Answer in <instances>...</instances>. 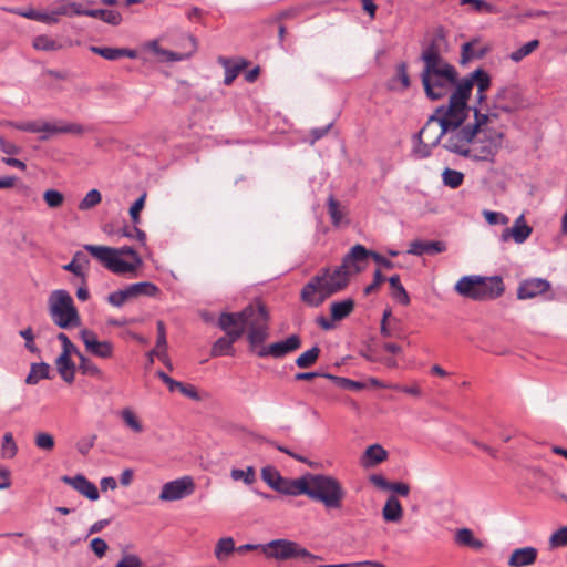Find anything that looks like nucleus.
Listing matches in <instances>:
<instances>
[{
  "label": "nucleus",
  "mask_w": 567,
  "mask_h": 567,
  "mask_svg": "<svg viewBox=\"0 0 567 567\" xmlns=\"http://www.w3.org/2000/svg\"><path fill=\"white\" fill-rule=\"evenodd\" d=\"M230 477L233 481H243L246 485H251L256 481V471L252 466H248L246 470L233 468Z\"/></svg>",
  "instance_id": "3c124183"
},
{
  "label": "nucleus",
  "mask_w": 567,
  "mask_h": 567,
  "mask_svg": "<svg viewBox=\"0 0 567 567\" xmlns=\"http://www.w3.org/2000/svg\"><path fill=\"white\" fill-rule=\"evenodd\" d=\"M470 78L463 79L460 83L456 82L455 91L451 94L450 101L456 102L462 105H467L466 102L471 95L473 84Z\"/></svg>",
  "instance_id": "4c0bfd02"
},
{
  "label": "nucleus",
  "mask_w": 567,
  "mask_h": 567,
  "mask_svg": "<svg viewBox=\"0 0 567 567\" xmlns=\"http://www.w3.org/2000/svg\"><path fill=\"white\" fill-rule=\"evenodd\" d=\"M281 476L282 475L279 473V471L274 466H266L261 470L262 481L272 489L275 488Z\"/></svg>",
  "instance_id": "bf43d9fd"
},
{
  "label": "nucleus",
  "mask_w": 567,
  "mask_h": 567,
  "mask_svg": "<svg viewBox=\"0 0 567 567\" xmlns=\"http://www.w3.org/2000/svg\"><path fill=\"white\" fill-rule=\"evenodd\" d=\"M84 249L96 258L104 267L116 275L133 272L140 265L142 259L136 258V262L123 260L115 248L96 245H85Z\"/></svg>",
  "instance_id": "6e6552de"
},
{
  "label": "nucleus",
  "mask_w": 567,
  "mask_h": 567,
  "mask_svg": "<svg viewBox=\"0 0 567 567\" xmlns=\"http://www.w3.org/2000/svg\"><path fill=\"white\" fill-rule=\"evenodd\" d=\"M470 80H472V84L477 85V90L481 93H484L491 85V78L488 73L482 69H477L468 75Z\"/></svg>",
  "instance_id": "09e8293b"
},
{
  "label": "nucleus",
  "mask_w": 567,
  "mask_h": 567,
  "mask_svg": "<svg viewBox=\"0 0 567 567\" xmlns=\"http://www.w3.org/2000/svg\"><path fill=\"white\" fill-rule=\"evenodd\" d=\"M235 550L237 551L234 539L231 537H224L220 538L215 546V556L219 561H223Z\"/></svg>",
  "instance_id": "37998d69"
},
{
  "label": "nucleus",
  "mask_w": 567,
  "mask_h": 567,
  "mask_svg": "<svg viewBox=\"0 0 567 567\" xmlns=\"http://www.w3.org/2000/svg\"><path fill=\"white\" fill-rule=\"evenodd\" d=\"M390 287L392 288V297L400 302L401 305H409L410 303V297L401 284L400 276L393 275L389 278Z\"/></svg>",
  "instance_id": "79ce46f5"
},
{
  "label": "nucleus",
  "mask_w": 567,
  "mask_h": 567,
  "mask_svg": "<svg viewBox=\"0 0 567 567\" xmlns=\"http://www.w3.org/2000/svg\"><path fill=\"white\" fill-rule=\"evenodd\" d=\"M504 134L497 130L481 126L471 140L467 158L476 162L494 163L503 144Z\"/></svg>",
  "instance_id": "20e7f679"
},
{
  "label": "nucleus",
  "mask_w": 567,
  "mask_h": 567,
  "mask_svg": "<svg viewBox=\"0 0 567 567\" xmlns=\"http://www.w3.org/2000/svg\"><path fill=\"white\" fill-rule=\"evenodd\" d=\"M195 491V483L190 476L167 482L163 485L158 498L163 502H174L192 495Z\"/></svg>",
  "instance_id": "9b49d317"
},
{
  "label": "nucleus",
  "mask_w": 567,
  "mask_h": 567,
  "mask_svg": "<svg viewBox=\"0 0 567 567\" xmlns=\"http://www.w3.org/2000/svg\"><path fill=\"white\" fill-rule=\"evenodd\" d=\"M370 250L363 245H354L350 251L342 258V262L338 266L349 278L361 272L365 268Z\"/></svg>",
  "instance_id": "ddd939ff"
},
{
  "label": "nucleus",
  "mask_w": 567,
  "mask_h": 567,
  "mask_svg": "<svg viewBox=\"0 0 567 567\" xmlns=\"http://www.w3.org/2000/svg\"><path fill=\"white\" fill-rule=\"evenodd\" d=\"M306 496L321 503L327 509H339L346 498L341 482L331 475L307 474Z\"/></svg>",
  "instance_id": "f257e3e1"
},
{
  "label": "nucleus",
  "mask_w": 567,
  "mask_h": 567,
  "mask_svg": "<svg viewBox=\"0 0 567 567\" xmlns=\"http://www.w3.org/2000/svg\"><path fill=\"white\" fill-rule=\"evenodd\" d=\"M18 453V445L11 432H6L1 443V457L4 460L13 458Z\"/></svg>",
  "instance_id": "49530a36"
},
{
  "label": "nucleus",
  "mask_w": 567,
  "mask_h": 567,
  "mask_svg": "<svg viewBox=\"0 0 567 567\" xmlns=\"http://www.w3.org/2000/svg\"><path fill=\"white\" fill-rule=\"evenodd\" d=\"M49 313L52 321L62 329L78 327L80 316L71 295L63 289L54 290L49 297Z\"/></svg>",
  "instance_id": "39448f33"
},
{
  "label": "nucleus",
  "mask_w": 567,
  "mask_h": 567,
  "mask_svg": "<svg viewBox=\"0 0 567 567\" xmlns=\"http://www.w3.org/2000/svg\"><path fill=\"white\" fill-rule=\"evenodd\" d=\"M443 40L444 37L442 34H437L425 45L420 56L424 66L446 62L441 55V43Z\"/></svg>",
  "instance_id": "b1692460"
},
{
  "label": "nucleus",
  "mask_w": 567,
  "mask_h": 567,
  "mask_svg": "<svg viewBox=\"0 0 567 567\" xmlns=\"http://www.w3.org/2000/svg\"><path fill=\"white\" fill-rule=\"evenodd\" d=\"M84 132V127L78 123H50L38 121V130L37 133H42L40 136L41 141L48 140L51 135L54 134H75L80 135Z\"/></svg>",
  "instance_id": "f3484780"
},
{
  "label": "nucleus",
  "mask_w": 567,
  "mask_h": 567,
  "mask_svg": "<svg viewBox=\"0 0 567 567\" xmlns=\"http://www.w3.org/2000/svg\"><path fill=\"white\" fill-rule=\"evenodd\" d=\"M317 275L324 277L322 279L326 288L324 292L326 296L329 297L343 290L350 281V278L347 276V274L339 267H336L332 271L329 268H324Z\"/></svg>",
  "instance_id": "a211bd4d"
},
{
  "label": "nucleus",
  "mask_w": 567,
  "mask_h": 567,
  "mask_svg": "<svg viewBox=\"0 0 567 567\" xmlns=\"http://www.w3.org/2000/svg\"><path fill=\"white\" fill-rule=\"evenodd\" d=\"M120 417L122 419L125 426H127L132 432L136 434L144 432L142 421L131 408H124L121 410Z\"/></svg>",
  "instance_id": "ea45409f"
},
{
  "label": "nucleus",
  "mask_w": 567,
  "mask_h": 567,
  "mask_svg": "<svg viewBox=\"0 0 567 567\" xmlns=\"http://www.w3.org/2000/svg\"><path fill=\"white\" fill-rule=\"evenodd\" d=\"M483 216L489 225H507L509 223V218L499 212L485 209L483 210Z\"/></svg>",
  "instance_id": "e2e57ef3"
},
{
  "label": "nucleus",
  "mask_w": 567,
  "mask_h": 567,
  "mask_svg": "<svg viewBox=\"0 0 567 567\" xmlns=\"http://www.w3.org/2000/svg\"><path fill=\"white\" fill-rule=\"evenodd\" d=\"M307 474L298 478H287L281 476L275 491L289 496L305 495L307 492Z\"/></svg>",
  "instance_id": "5701e85b"
},
{
  "label": "nucleus",
  "mask_w": 567,
  "mask_h": 567,
  "mask_svg": "<svg viewBox=\"0 0 567 567\" xmlns=\"http://www.w3.org/2000/svg\"><path fill=\"white\" fill-rule=\"evenodd\" d=\"M532 231L533 228L526 223L524 215H520L511 228L502 231L501 240L506 243L513 239L516 244H523L530 236Z\"/></svg>",
  "instance_id": "412c9836"
},
{
  "label": "nucleus",
  "mask_w": 567,
  "mask_h": 567,
  "mask_svg": "<svg viewBox=\"0 0 567 567\" xmlns=\"http://www.w3.org/2000/svg\"><path fill=\"white\" fill-rule=\"evenodd\" d=\"M43 199L50 208H58L64 202V195L55 189H48L43 194Z\"/></svg>",
  "instance_id": "052dcab7"
},
{
  "label": "nucleus",
  "mask_w": 567,
  "mask_h": 567,
  "mask_svg": "<svg viewBox=\"0 0 567 567\" xmlns=\"http://www.w3.org/2000/svg\"><path fill=\"white\" fill-rule=\"evenodd\" d=\"M550 289V282L546 279L542 278H530L524 280L518 289L517 297L518 299H530L537 297L538 295L545 293Z\"/></svg>",
  "instance_id": "4be33fe9"
},
{
  "label": "nucleus",
  "mask_w": 567,
  "mask_h": 567,
  "mask_svg": "<svg viewBox=\"0 0 567 567\" xmlns=\"http://www.w3.org/2000/svg\"><path fill=\"white\" fill-rule=\"evenodd\" d=\"M320 352V348L318 346H313L311 349L305 351L296 359L297 367L300 369L310 368L318 360Z\"/></svg>",
  "instance_id": "a18cd8bd"
},
{
  "label": "nucleus",
  "mask_w": 567,
  "mask_h": 567,
  "mask_svg": "<svg viewBox=\"0 0 567 567\" xmlns=\"http://www.w3.org/2000/svg\"><path fill=\"white\" fill-rule=\"evenodd\" d=\"M454 540L458 546L468 547L475 550H480L484 547L483 542L476 538L474 533L466 527L456 530Z\"/></svg>",
  "instance_id": "c756f323"
},
{
  "label": "nucleus",
  "mask_w": 567,
  "mask_h": 567,
  "mask_svg": "<svg viewBox=\"0 0 567 567\" xmlns=\"http://www.w3.org/2000/svg\"><path fill=\"white\" fill-rule=\"evenodd\" d=\"M539 44H540L539 40H537V39L530 40L527 43H525L524 45H522L519 49H517L516 51H513L509 54V59L513 62L518 63L524 58L532 54L539 47Z\"/></svg>",
  "instance_id": "de8ad7c7"
},
{
  "label": "nucleus",
  "mask_w": 567,
  "mask_h": 567,
  "mask_svg": "<svg viewBox=\"0 0 567 567\" xmlns=\"http://www.w3.org/2000/svg\"><path fill=\"white\" fill-rule=\"evenodd\" d=\"M386 451L379 444L369 446L362 457V464L365 467L374 466L386 458Z\"/></svg>",
  "instance_id": "e433bc0d"
},
{
  "label": "nucleus",
  "mask_w": 567,
  "mask_h": 567,
  "mask_svg": "<svg viewBox=\"0 0 567 567\" xmlns=\"http://www.w3.org/2000/svg\"><path fill=\"white\" fill-rule=\"evenodd\" d=\"M262 554L267 558H274L277 560L300 558L306 564H311L322 559L320 556L303 548L299 543L286 538H278L264 544Z\"/></svg>",
  "instance_id": "423d86ee"
},
{
  "label": "nucleus",
  "mask_w": 567,
  "mask_h": 567,
  "mask_svg": "<svg viewBox=\"0 0 567 567\" xmlns=\"http://www.w3.org/2000/svg\"><path fill=\"white\" fill-rule=\"evenodd\" d=\"M89 264L90 260L87 256L83 251H76L72 260L63 266V269L81 277L82 281L85 282L84 271L87 269Z\"/></svg>",
  "instance_id": "cd10ccee"
},
{
  "label": "nucleus",
  "mask_w": 567,
  "mask_h": 567,
  "mask_svg": "<svg viewBox=\"0 0 567 567\" xmlns=\"http://www.w3.org/2000/svg\"><path fill=\"white\" fill-rule=\"evenodd\" d=\"M34 444L38 449L50 452L54 449L55 441L52 434L40 432L34 437Z\"/></svg>",
  "instance_id": "4d7b16f0"
},
{
  "label": "nucleus",
  "mask_w": 567,
  "mask_h": 567,
  "mask_svg": "<svg viewBox=\"0 0 567 567\" xmlns=\"http://www.w3.org/2000/svg\"><path fill=\"white\" fill-rule=\"evenodd\" d=\"M79 370L82 374L103 380V371L83 353H79Z\"/></svg>",
  "instance_id": "a19ab883"
},
{
  "label": "nucleus",
  "mask_w": 567,
  "mask_h": 567,
  "mask_svg": "<svg viewBox=\"0 0 567 567\" xmlns=\"http://www.w3.org/2000/svg\"><path fill=\"white\" fill-rule=\"evenodd\" d=\"M447 132L446 126L442 125V122L436 117L435 114H432L421 131L414 136V140H425L429 141V144H434L437 146L441 138L445 136Z\"/></svg>",
  "instance_id": "6ab92c4d"
},
{
  "label": "nucleus",
  "mask_w": 567,
  "mask_h": 567,
  "mask_svg": "<svg viewBox=\"0 0 567 567\" xmlns=\"http://www.w3.org/2000/svg\"><path fill=\"white\" fill-rule=\"evenodd\" d=\"M434 144H429L425 140H415V145L412 150V155L417 159L426 158L431 155Z\"/></svg>",
  "instance_id": "5fc2aeb1"
},
{
  "label": "nucleus",
  "mask_w": 567,
  "mask_h": 567,
  "mask_svg": "<svg viewBox=\"0 0 567 567\" xmlns=\"http://www.w3.org/2000/svg\"><path fill=\"white\" fill-rule=\"evenodd\" d=\"M240 339V332L234 331L229 332L215 341L212 347V355L213 357H221V355H233L234 347L233 344Z\"/></svg>",
  "instance_id": "bb28decb"
},
{
  "label": "nucleus",
  "mask_w": 567,
  "mask_h": 567,
  "mask_svg": "<svg viewBox=\"0 0 567 567\" xmlns=\"http://www.w3.org/2000/svg\"><path fill=\"white\" fill-rule=\"evenodd\" d=\"M442 178H443V184L445 186H449L451 188H457L458 186L462 185V183L464 181V175H463V173H461L458 171L445 168L442 174Z\"/></svg>",
  "instance_id": "603ef678"
},
{
  "label": "nucleus",
  "mask_w": 567,
  "mask_h": 567,
  "mask_svg": "<svg viewBox=\"0 0 567 567\" xmlns=\"http://www.w3.org/2000/svg\"><path fill=\"white\" fill-rule=\"evenodd\" d=\"M328 213L334 227H340L342 224H348V210L344 206H341L340 202L337 200L333 196L328 198Z\"/></svg>",
  "instance_id": "7c9ffc66"
},
{
  "label": "nucleus",
  "mask_w": 567,
  "mask_h": 567,
  "mask_svg": "<svg viewBox=\"0 0 567 567\" xmlns=\"http://www.w3.org/2000/svg\"><path fill=\"white\" fill-rule=\"evenodd\" d=\"M51 368L45 362L31 363L29 374L25 378V383L34 385L41 380L51 379Z\"/></svg>",
  "instance_id": "473e14b6"
},
{
  "label": "nucleus",
  "mask_w": 567,
  "mask_h": 567,
  "mask_svg": "<svg viewBox=\"0 0 567 567\" xmlns=\"http://www.w3.org/2000/svg\"><path fill=\"white\" fill-rule=\"evenodd\" d=\"M488 116L486 114H481L475 111L474 125L454 128L451 130V132L445 133L446 140L443 144L444 148L449 152L466 157L472 137H474L481 126L486 124Z\"/></svg>",
  "instance_id": "0eeeda50"
},
{
  "label": "nucleus",
  "mask_w": 567,
  "mask_h": 567,
  "mask_svg": "<svg viewBox=\"0 0 567 567\" xmlns=\"http://www.w3.org/2000/svg\"><path fill=\"white\" fill-rule=\"evenodd\" d=\"M0 151L10 157L20 154L21 147L0 134Z\"/></svg>",
  "instance_id": "69168bd1"
},
{
  "label": "nucleus",
  "mask_w": 567,
  "mask_h": 567,
  "mask_svg": "<svg viewBox=\"0 0 567 567\" xmlns=\"http://www.w3.org/2000/svg\"><path fill=\"white\" fill-rule=\"evenodd\" d=\"M421 80L426 95L431 100H440L455 86L457 71L447 62L424 66Z\"/></svg>",
  "instance_id": "f03ea898"
},
{
  "label": "nucleus",
  "mask_w": 567,
  "mask_h": 567,
  "mask_svg": "<svg viewBox=\"0 0 567 567\" xmlns=\"http://www.w3.org/2000/svg\"><path fill=\"white\" fill-rule=\"evenodd\" d=\"M269 315L262 303L256 305L254 317L249 321L247 339L251 347L261 344L268 338Z\"/></svg>",
  "instance_id": "9d476101"
},
{
  "label": "nucleus",
  "mask_w": 567,
  "mask_h": 567,
  "mask_svg": "<svg viewBox=\"0 0 567 567\" xmlns=\"http://www.w3.org/2000/svg\"><path fill=\"white\" fill-rule=\"evenodd\" d=\"M446 250V245L443 241H424V240H414L409 245L408 254L414 256L422 255H435Z\"/></svg>",
  "instance_id": "a878e982"
},
{
  "label": "nucleus",
  "mask_w": 567,
  "mask_h": 567,
  "mask_svg": "<svg viewBox=\"0 0 567 567\" xmlns=\"http://www.w3.org/2000/svg\"><path fill=\"white\" fill-rule=\"evenodd\" d=\"M84 16L100 19L111 25H118L122 22V14L116 10L84 9Z\"/></svg>",
  "instance_id": "2f4dec72"
},
{
  "label": "nucleus",
  "mask_w": 567,
  "mask_h": 567,
  "mask_svg": "<svg viewBox=\"0 0 567 567\" xmlns=\"http://www.w3.org/2000/svg\"><path fill=\"white\" fill-rule=\"evenodd\" d=\"M145 199L146 193L142 194L130 208V216L133 225H137L141 221L140 213L144 208Z\"/></svg>",
  "instance_id": "0e129e2a"
},
{
  "label": "nucleus",
  "mask_w": 567,
  "mask_h": 567,
  "mask_svg": "<svg viewBox=\"0 0 567 567\" xmlns=\"http://www.w3.org/2000/svg\"><path fill=\"white\" fill-rule=\"evenodd\" d=\"M56 370L63 381L71 384L75 378V364L71 357L60 354L55 360Z\"/></svg>",
  "instance_id": "c85d7f7f"
},
{
  "label": "nucleus",
  "mask_w": 567,
  "mask_h": 567,
  "mask_svg": "<svg viewBox=\"0 0 567 567\" xmlns=\"http://www.w3.org/2000/svg\"><path fill=\"white\" fill-rule=\"evenodd\" d=\"M434 114L446 126L447 132L460 128L467 116V105H462L453 101H449L447 106H440Z\"/></svg>",
  "instance_id": "f8f14e48"
},
{
  "label": "nucleus",
  "mask_w": 567,
  "mask_h": 567,
  "mask_svg": "<svg viewBox=\"0 0 567 567\" xmlns=\"http://www.w3.org/2000/svg\"><path fill=\"white\" fill-rule=\"evenodd\" d=\"M354 309V300L346 298L340 301H334L330 305V312L332 320L341 321L347 318Z\"/></svg>",
  "instance_id": "72a5a7b5"
},
{
  "label": "nucleus",
  "mask_w": 567,
  "mask_h": 567,
  "mask_svg": "<svg viewBox=\"0 0 567 567\" xmlns=\"http://www.w3.org/2000/svg\"><path fill=\"white\" fill-rule=\"evenodd\" d=\"M85 349L92 355L101 359H110L113 357L114 346L111 341H100L94 331L84 329L80 332Z\"/></svg>",
  "instance_id": "dca6fc26"
},
{
  "label": "nucleus",
  "mask_w": 567,
  "mask_h": 567,
  "mask_svg": "<svg viewBox=\"0 0 567 567\" xmlns=\"http://www.w3.org/2000/svg\"><path fill=\"white\" fill-rule=\"evenodd\" d=\"M32 45L35 50L56 51L61 49V44L48 35H38L33 39Z\"/></svg>",
  "instance_id": "8fccbe9b"
},
{
  "label": "nucleus",
  "mask_w": 567,
  "mask_h": 567,
  "mask_svg": "<svg viewBox=\"0 0 567 567\" xmlns=\"http://www.w3.org/2000/svg\"><path fill=\"white\" fill-rule=\"evenodd\" d=\"M120 234L123 236V237H127V238H134L136 239L137 241H140L143 246L145 245L146 243V234L140 229L136 225H134L133 227H128V226H125L123 227L121 230H120Z\"/></svg>",
  "instance_id": "680f3d73"
},
{
  "label": "nucleus",
  "mask_w": 567,
  "mask_h": 567,
  "mask_svg": "<svg viewBox=\"0 0 567 567\" xmlns=\"http://www.w3.org/2000/svg\"><path fill=\"white\" fill-rule=\"evenodd\" d=\"M323 276H313L301 289L300 299L309 307H319L329 296H326Z\"/></svg>",
  "instance_id": "2eb2a0df"
},
{
  "label": "nucleus",
  "mask_w": 567,
  "mask_h": 567,
  "mask_svg": "<svg viewBox=\"0 0 567 567\" xmlns=\"http://www.w3.org/2000/svg\"><path fill=\"white\" fill-rule=\"evenodd\" d=\"M567 546V526L555 530L549 537L550 548H560Z\"/></svg>",
  "instance_id": "13d9d810"
},
{
  "label": "nucleus",
  "mask_w": 567,
  "mask_h": 567,
  "mask_svg": "<svg viewBox=\"0 0 567 567\" xmlns=\"http://www.w3.org/2000/svg\"><path fill=\"white\" fill-rule=\"evenodd\" d=\"M52 6L55 9V13H58L59 17L84 16V9L82 8V6L74 1L58 0Z\"/></svg>",
  "instance_id": "c9c22d12"
},
{
  "label": "nucleus",
  "mask_w": 567,
  "mask_h": 567,
  "mask_svg": "<svg viewBox=\"0 0 567 567\" xmlns=\"http://www.w3.org/2000/svg\"><path fill=\"white\" fill-rule=\"evenodd\" d=\"M93 53L104 58L109 61H115L121 59V48H111V47H91L90 49Z\"/></svg>",
  "instance_id": "6e6d98bb"
},
{
  "label": "nucleus",
  "mask_w": 567,
  "mask_h": 567,
  "mask_svg": "<svg viewBox=\"0 0 567 567\" xmlns=\"http://www.w3.org/2000/svg\"><path fill=\"white\" fill-rule=\"evenodd\" d=\"M455 290L473 300H491L503 295L505 287L499 276H464L455 285Z\"/></svg>",
  "instance_id": "7ed1b4c3"
},
{
  "label": "nucleus",
  "mask_w": 567,
  "mask_h": 567,
  "mask_svg": "<svg viewBox=\"0 0 567 567\" xmlns=\"http://www.w3.org/2000/svg\"><path fill=\"white\" fill-rule=\"evenodd\" d=\"M130 299L126 289L114 291L107 296V301L114 307H122Z\"/></svg>",
  "instance_id": "338daca9"
},
{
  "label": "nucleus",
  "mask_w": 567,
  "mask_h": 567,
  "mask_svg": "<svg viewBox=\"0 0 567 567\" xmlns=\"http://www.w3.org/2000/svg\"><path fill=\"white\" fill-rule=\"evenodd\" d=\"M61 481L73 489H75L81 495L85 496L90 501H97L100 497L97 487L95 484L90 482L84 475L78 474L75 476L64 475L61 477Z\"/></svg>",
  "instance_id": "aec40b11"
},
{
  "label": "nucleus",
  "mask_w": 567,
  "mask_h": 567,
  "mask_svg": "<svg viewBox=\"0 0 567 567\" xmlns=\"http://www.w3.org/2000/svg\"><path fill=\"white\" fill-rule=\"evenodd\" d=\"M142 559L134 554H125L115 567H142Z\"/></svg>",
  "instance_id": "774afa93"
},
{
  "label": "nucleus",
  "mask_w": 567,
  "mask_h": 567,
  "mask_svg": "<svg viewBox=\"0 0 567 567\" xmlns=\"http://www.w3.org/2000/svg\"><path fill=\"white\" fill-rule=\"evenodd\" d=\"M537 557V548L526 546L514 549L508 558L507 564L511 567H528L536 563Z\"/></svg>",
  "instance_id": "393cba45"
},
{
  "label": "nucleus",
  "mask_w": 567,
  "mask_h": 567,
  "mask_svg": "<svg viewBox=\"0 0 567 567\" xmlns=\"http://www.w3.org/2000/svg\"><path fill=\"white\" fill-rule=\"evenodd\" d=\"M125 289L130 299L138 296H155L158 291L154 284L147 281L128 285Z\"/></svg>",
  "instance_id": "58836bf2"
},
{
  "label": "nucleus",
  "mask_w": 567,
  "mask_h": 567,
  "mask_svg": "<svg viewBox=\"0 0 567 567\" xmlns=\"http://www.w3.org/2000/svg\"><path fill=\"white\" fill-rule=\"evenodd\" d=\"M382 515L385 522L396 523L402 518L403 509L395 496H390L386 499Z\"/></svg>",
  "instance_id": "f704fd0d"
},
{
  "label": "nucleus",
  "mask_w": 567,
  "mask_h": 567,
  "mask_svg": "<svg viewBox=\"0 0 567 567\" xmlns=\"http://www.w3.org/2000/svg\"><path fill=\"white\" fill-rule=\"evenodd\" d=\"M143 49L147 50V51L152 52L154 55L161 56L167 61L179 60V56L176 53L161 48L158 40H152V41L144 43Z\"/></svg>",
  "instance_id": "c03bdc74"
},
{
  "label": "nucleus",
  "mask_w": 567,
  "mask_h": 567,
  "mask_svg": "<svg viewBox=\"0 0 567 567\" xmlns=\"http://www.w3.org/2000/svg\"><path fill=\"white\" fill-rule=\"evenodd\" d=\"M102 200L101 193L97 189H91L84 198L79 203L80 210H89L100 204Z\"/></svg>",
  "instance_id": "864d4df0"
},
{
  "label": "nucleus",
  "mask_w": 567,
  "mask_h": 567,
  "mask_svg": "<svg viewBox=\"0 0 567 567\" xmlns=\"http://www.w3.org/2000/svg\"><path fill=\"white\" fill-rule=\"evenodd\" d=\"M256 305H248L239 312H224L218 319V324L221 330L229 334V332L239 331L240 338L245 333L246 328L249 326L250 319L254 317Z\"/></svg>",
  "instance_id": "1a4fd4ad"
},
{
  "label": "nucleus",
  "mask_w": 567,
  "mask_h": 567,
  "mask_svg": "<svg viewBox=\"0 0 567 567\" xmlns=\"http://www.w3.org/2000/svg\"><path fill=\"white\" fill-rule=\"evenodd\" d=\"M301 347V338L298 334H291L287 339L270 343L257 351L259 358L271 357L280 359L287 354L295 352Z\"/></svg>",
  "instance_id": "4468645a"
}]
</instances>
